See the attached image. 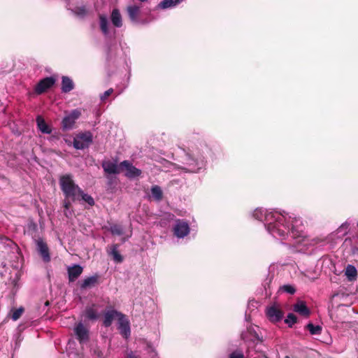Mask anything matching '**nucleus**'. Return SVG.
<instances>
[{
	"label": "nucleus",
	"instance_id": "f257e3e1",
	"mask_svg": "<svg viewBox=\"0 0 358 358\" xmlns=\"http://www.w3.org/2000/svg\"><path fill=\"white\" fill-rule=\"evenodd\" d=\"M252 216L264 223L267 231L275 238L281 241L289 234L292 238H296L303 236L304 227L301 218L277 211L256 208Z\"/></svg>",
	"mask_w": 358,
	"mask_h": 358
},
{
	"label": "nucleus",
	"instance_id": "f03ea898",
	"mask_svg": "<svg viewBox=\"0 0 358 358\" xmlns=\"http://www.w3.org/2000/svg\"><path fill=\"white\" fill-rule=\"evenodd\" d=\"M59 186L66 199L74 201L79 199V193L82 189L76 185L70 174H65L59 178Z\"/></svg>",
	"mask_w": 358,
	"mask_h": 358
},
{
	"label": "nucleus",
	"instance_id": "7ed1b4c3",
	"mask_svg": "<svg viewBox=\"0 0 358 358\" xmlns=\"http://www.w3.org/2000/svg\"><path fill=\"white\" fill-rule=\"evenodd\" d=\"M183 166L182 169L186 172L194 173L199 171L204 165V161L202 157L194 158L192 155L185 153L182 159Z\"/></svg>",
	"mask_w": 358,
	"mask_h": 358
},
{
	"label": "nucleus",
	"instance_id": "20e7f679",
	"mask_svg": "<svg viewBox=\"0 0 358 358\" xmlns=\"http://www.w3.org/2000/svg\"><path fill=\"white\" fill-rule=\"evenodd\" d=\"M82 110L80 108L65 112V115L62 120V129L63 131H68L74 128L76 122L80 118Z\"/></svg>",
	"mask_w": 358,
	"mask_h": 358
},
{
	"label": "nucleus",
	"instance_id": "39448f33",
	"mask_svg": "<svg viewBox=\"0 0 358 358\" xmlns=\"http://www.w3.org/2000/svg\"><path fill=\"white\" fill-rule=\"evenodd\" d=\"M93 135L90 131L80 132L73 138V147L77 150H83L92 142Z\"/></svg>",
	"mask_w": 358,
	"mask_h": 358
},
{
	"label": "nucleus",
	"instance_id": "423d86ee",
	"mask_svg": "<svg viewBox=\"0 0 358 358\" xmlns=\"http://www.w3.org/2000/svg\"><path fill=\"white\" fill-rule=\"evenodd\" d=\"M73 332L76 339L81 345L85 344L88 342L90 331L88 328L82 322H79L75 325Z\"/></svg>",
	"mask_w": 358,
	"mask_h": 358
},
{
	"label": "nucleus",
	"instance_id": "0eeeda50",
	"mask_svg": "<svg viewBox=\"0 0 358 358\" xmlns=\"http://www.w3.org/2000/svg\"><path fill=\"white\" fill-rule=\"evenodd\" d=\"M189 224L182 220H177L173 227V231L175 236L178 238H183L189 233Z\"/></svg>",
	"mask_w": 358,
	"mask_h": 358
},
{
	"label": "nucleus",
	"instance_id": "6e6552de",
	"mask_svg": "<svg viewBox=\"0 0 358 358\" xmlns=\"http://www.w3.org/2000/svg\"><path fill=\"white\" fill-rule=\"evenodd\" d=\"M118 323V329L121 334V335L125 338H127L131 334V329H130V324L129 321L127 318L126 315L124 314L121 315V317H119L117 320Z\"/></svg>",
	"mask_w": 358,
	"mask_h": 358
},
{
	"label": "nucleus",
	"instance_id": "1a4fd4ad",
	"mask_svg": "<svg viewBox=\"0 0 358 358\" xmlns=\"http://www.w3.org/2000/svg\"><path fill=\"white\" fill-rule=\"evenodd\" d=\"M55 83V80L52 77H47L41 80L36 85L35 92L37 94L44 93L47 90L50 89Z\"/></svg>",
	"mask_w": 358,
	"mask_h": 358
},
{
	"label": "nucleus",
	"instance_id": "9d476101",
	"mask_svg": "<svg viewBox=\"0 0 358 358\" xmlns=\"http://www.w3.org/2000/svg\"><path fill=\"white\" fill-rule=\"evenodd\" d=\"M266 316L272 322H277L282 320L283 313L276 306H272L266 309Z\"/></svg>",
	"mask_w": 358,
	"mask_h": 358
},
{
	"label": "nucleus",
	"instance_id": "9b49d317",
	"mask_svg": "<svg viewBox=\"0 0 358 358\" xmlns=\"http://www.w3.org/2000/svg\"><path fill=\"white\" fill-rule=\"evenodd\" d=\"M120 166L124 168L127 171L125 175L129 178H136L141 175V171L132 166L128 161H123L120 163Z\"/></svg>",
	"mask_w": 358,
	"mask_h": 358
},
{
	"label": "nucleus",
	"instance_id": "f8f14e48",
	"mask_svg": "<svg viewBox=\"0 0 358 358\" xmlns=\"http://www.w3.org/2000/svg\"><path fill=\"white\" fill-rule=\"evenodd\" d=\"M121 315H122V313L115 310H107L103 314V325L106 327H110L112 324L113 320L115 318L118 320L119 317H121Z\"/></svg>",
	"mask_w": 358,
	"mask_h": 358
},
{
	"label": "nucleus",
	"instance_id": "ddd939ff",
	"mask_svg": "<svg viewBox=\"0 0 358 358\" xmlns=\"http://www.w3.org/2000/svg\"><path fill=\"white\" fill-rule=\"evenodd\" d=\"M37 249L45 262L50 261V256L49 254V249L47 244L42 240L38 239L36 241Z\"/></svg>",
	"mask_w": 358,
	"mask_h": 358
},
{
	"label": "nucleus",
	"instance_id": "4468645a",
	"mask_svg": "<svg viewBox=\"0 0 358 358\" xmlns=\"http://www.w3.org/2000/svg\"><path fill=\"white\" fill-rule=\"evenodd\" d=\"M102 167L104 171L109 174L119 173L121 168V166H118L115 162L110 161L103 162Z\"/></svg>",
	"mask_w": 358,
	"mask_h": 358
},
{
	"label": "nucleus",
	"instance_id": "2eb2a0df",
	"mask_svg": "<svg viewBox=\"0 0 358 358\" xmlns=\"http://www.w3.org/2000/svg\"><path fill=\"white\" fill-rule=\"evenodd\" d=\"M294 311L301 315L308 317L310 315V310L302 301H297L294 306Z\"/></svg>",
	"mask_w": 358,
	"mask_h": 358
},
{
	"label": "nucleus",
	"instance_id": "dca6fc26",
	"mask_svg": "<svg viewBox=\"0 0 358 358\" xmlns=\"http://www.w3.org/2000/svg\"><path fill=\"white\" fill-rule=\"evenodd\" d=\"M83 268L80 265H74L68 268L69 279L71 282L76 280L82 273Z\"/></svg>",
	"mask_w": 358,
	"mask_h": 358
},
{
	"label": "nucleus",
	"instance_id": "f3484780",
	"mask_svg": "<svg viewBox=\"0 0 358 358\" xmlns=\"http://www.w3.org/2000/svg\"><path fill=\"white\" fill-rule=\"evenodd\" d=\"M36 123L37 127L38 129L43 133V134H50L52 132L51 128L46 124L44 119L38 115L36 117Z\"/></svg>",
	"mask_w": 358,
	"mask_h": 358
},
{
	"label": "nucleus",
	"instance_id": "a211bd4d",
	"mask_svg": "<svg viewBox=\"0 0 358 358\" xmlns=\"http://www.w3.org/2000/svg\"><path fill=\"white\" fill-rule=\"evenodd\" d=\"M74 88V84L73 80L67 77L63 76L62 80V91L64 93H67L71 91Z\"/></svg>",
	"mask_w": 358,
	"mask_h": 358
},
{
	"label": "nucleus",
	"instance_id": "6ab92c4d",
	"mask_svg": "<svg viewBox=\"0 0 358 358\" xmlns=\"http://www.w3.org/2000/svg\"><path fill=\"white\" fill-rule=\"evenodd\" d=\"M110 20L115 27H121L122 26V16L117 9L113 10L110 15Z\"/></svg>",
	"mask_w": 358,
	"mask_h": 358
},
{
	"label": "nucleus",
	"instance_id": "aec40b11",
	"mask_svg": "<svg viewBox=\"0 0 358 358\" xmlns=\"http://www.w3.org/2000/svg\"><path fill=\"white\" fill-rule=\"evenodd\" d=\"M127 12L130 20L134 22H136L140 13V7L136 5L129 6L127 7Z\"/></svg>",
	"mask_w": 358,
	"mask_h": 358
},
{
	"label": "nucleus",
	"instance_id": "412c9836",
	"mask_svg": "<svg viewBox=\"0 0 358 358\" xmlns=\"http://www.w3.org/2000/svg\"><path fill=\"white\" fill-rule=\"evenodd\" d=\"M345 275L349 281H354L357 276V268L352 265H348L345 268Z\"/></svg>",
	"mask_w": 358,
	"mask_h": 358
},
{
	"label": "nucleus",
	"instance_id": "4be33fe9",
	"mask_svg": "<svg viewBox=\"0 0 358 358\" xmlns=\"http://www.w3.org/2000/svg\"><path fill=\"white\" fill-rule=\"evenodd\" d=\"M151 195L154 200L159 201L162 199L163 192L161 187L158 185H153L150 189Z\"/></svg>",
	"mask_w": 358,
	"mask_h": 358
},
{
	"label": "nucleus",
	"instance_id": "5701e85b",
	"mask_svg": "<svg viewBox=\"0 0 358 358\" xmlns=\"http://www.w3.org/2000/svg\"><path fill=\"white\" fill-rule=\"evenodd\" d=\"M99 24L101 31L106 36H108L110 34V31L108 28V21L107 17L103 15H100Z\"/></svg>",
	"mask_w": 358,
	"mask_h": 358
},
{
	"label": "nucleus",
	"instance_id": "b1692460",
	"mask_svg": "<svg viewBox=\"0 0 358 358\" xmlns=\"http://www.w3.org/2000/svg\"><path fill=\"white\" fill-rule=\"evenodd\" d=\"M183 0H163L158 5V7L162 9L173 8L179 4Z\"/></svg>",
	"mask_w": 358,
	"mask_h": 358
},
{
	"label": "nucleus",
	"instance_id": "393cba45",
	"mask_svg": "<svg viewBox=\"0 0 358 358\" xmlns=\"http://www.w3.org/2000/svg\"><path fill=\"white\" fill-rule=\"evenodd\" d=\"M85 317L90 320H96L99 317V314L94 308V306L87 307L85 310Z\"/></svg>",
	"mask_w": 358,
	"mask_h": 358
},
{
	"label": "nucleus",
	"instance_id": "a878e982",
	"mask_svg": "<svg viewBox=\"0 0 358 358\" xmlns=\"http://www.w3.org/2000/svg\"><path fill=\"white\" fill-rule=\"evenodd\" d=\"M118 245L116 244L112 245L110 248L109 254L113 256V258L116 262H122V257L118 252Z\"/></svg>",
	"mask_w": 358,
	"mask_h": 358
},
{
	"label": "nucleus",
	"instance_id": "bb28decb",
	"mask_svg": "<svg viewBox=\"0 0 358 358\" xmlns=\"http://www.w3.org/2000/svg\"><path fill=\"white\" fill-rule=\"evenodd\" d=\"M97 279V276H91L85 278L81 284V288L86 289L94 286L96 283Z\"/></svg>",
	"mask_w": 358,
	"mask_h": 358
},
{
	"label": "nucleus",
	"instance_id": "cd10ccee",
	"mask_svg": "<svg viewBox=\"0 0 358 358\" xmlns=\"http://www.w3.org/2000/svg\"><path fill=\"white\" fill-rule=\"evenodd\" d=\"M306 329L310 331L311 335H320L322 332V327L320 325H314L309 323L306 325Z\"/></svg>",
	"mask_w": 358,
	"mask_h": 358
},
{
	"label": "nucleus",
	"instance_id": "c85d7f7f",
	"mask_svg": "<svg viewBox=\"0 0 358 358\" xmlns=\"http://www.w3.org/2000/svg\"><path fill=\"white\" fill-rule=\"evenodd\" d=\"M80 197H81L82 200L90 206H93L94 204V199L90 195L84 193L83 190L82 192L79 193V198Z\"/></svg>",
	"mask_w": 358,
	"mask_h": 358
},
{
	"label": "nucleus",
	"instance_id": "c756f323",
	"mask_svg": "<svg viewBox=\"0 0 358 358\" xmlns=\"http://www.w3.org/2000/svg\"><path fill=\"white\" fill-rule=\"evenodd\" d=\"M110 231L114 235L120 236L123 234V229L122 226L119 224H112L110 227Z\"/></svg>",
	"mask_w": 358,
	"mask_h": 358
},
{
	"label": "nucleus",
	"instance_id": "7c9ffc66",
	"mask_svg": "<svg viewBox=\"0 0 358 358\" xmlns=\"http://www.w3.org/2000/svg\"><path fill=\"white\" fill-rule=\"evenodd\" d=\"M285 322L287 324L289 327H292L296 322V317L293 313H289L285 320Z\"/></svg>",
	"mask_w": 358,
	"mask_h": 358
},
{
	"label": "nucleus",
	"instance_id": "2f4dec72",
	"mask_svg": "<svg viewBox=\"0 0 358 358\" xmlns=\"http://www.w3.org/2000/svg\"><path fill=\"white\" fill-rule=\"evenodd\" d=\"M335 326L338 329H348L352 327V323L348 322L334 321Z\"/></svg>",
	"mask_w": 358,
	"mask_h": 358
},
{
	"label": "nucleus",
	"instance_id": "473e14b6",
	"mask_svg": "<svg viewBox=\"0 0 358 358\" xmlns=\"http://www.w3.org/2000/svg\"><path fill=\"white\" fill-rule=\"evenodd\" d=\"M280 289L286 293L293 294L296 292V289L291 285H285L280 287Z\"/></svg>",
	"mask_w": 358,
	"mask_h": 358
},
{
	"label": "nucleus",
	"instance_id": "72a5a7b5",
	"mask_svg": "<svg viewBox=\"0 0 358 358\" xmlns=\"http://www.w3.org/2000/svg\"><path fill=\"white\" fill-rule=\"evenodd\" d=\"M73 13L78 17H83L86 14V9L84 6L76 8L72 10Z\"/></svg>",
	"mask_w": 358,
	"mask_h": 358
},
{
	"label": "nucleus",
	"instance_id": "f704fd0d",
	"mask_svg": "<svg viewBox=\"0 0 358 358\" xmlns=\"http://www.w3.org/2000/svg\"><path fill=\"white\" fill-rule=\"evenodd\" d=\"M23 312H24V309L22 307L15 310L13 312L12 317H11L13 320H14V321L17 320L20 317V316L22 315Z\"/></svg>",
	"mask_w": 358,
	"mask_h": 358
},
{
	"label": "nucleus",
	"instance_id": "c9c22d12",
	"mask_svg": "<svg viewBox=\"0 0 358 358\" xmlns=\"http://www.w3.org/2000/svg\"><path fill=\"white\" fill-rule=\"evenodd\" d=\"M113 92V90L112 88H110L108 90H106L103 94H101L100 99L101 100V101H106L108 97L110 96Z\"/></svg>",
	"mask_w": 358,
	"mask_h": 358
},
{
	"label": "nucleus",
	"instance_id": "e433bc0d",
	"mask_svg": "<svg viewBox=\"0 0 358 358\" xmlns=\"http://www.w3.org/2000/svg\"><path fill=\"white\" fill-rule=\"evenodd\" d=\"M229 358H244V355L241 351L236 350L229 355Z\"/></svg>",
	"mask_w": 358,
	"mask_h": 358
},
{
	"label": "nucleus",
	"instance_id": "4c0bfd02",
	"mask_svg": "<svg viewBox=\"0 0 358 358\" xmlns=\"http://www.w3.org/2000/svg\"><path fill=\"white\" fill-rule=\"evenodd\" d=\"M94 353H96L99 357L102 358L103 353L100 350L94 351Z\"/></svg>",
	"mask_w": 358,
	"mask_h": 358
},
{
	"label": "nucleus",
	"instance_id": "58836bf2",
	"mask_svg": "<svg viewBox=\"0 0 358 358\" xmlns=\"http://www.w3.org/2000/svg\"><path fill=\"white\" fill-rule=\"evenodd\" d=\"M70 205H71V203H70V202H69V201H68V202H65V203H64V207H65V208H66V209H69V207H70Z\"/></svg>",
	"mask_w": 358,
	"mask_h": 358
},
{
	"label": "nucleus",
	"instance_id": "ea45409f",
	"mask_svg": "<svg viewBox=\"0 0 358 358\" xmlns=\"http://www.w3.org/2000/svg\"><path fill=\"white\" fill-rule=\"evenodd\" d=\"M248 331H250V332H251V334H252L253 331L255 332V330H254L253 327H250V328L248 329Z\"/></svg>",
	"mask_w": 358,
	"mask_h": 358
},
{
	"label": "nucleus",
	"instance_id": "a19ab883",
	"mask_svg": "<svg viewBox=\"0 0 358 358\" xmlns=\"http://www.w3.org/2000/svg\"><path fill=\"white\" fill-rule=\"evenodd\" d=\"M65 141H66L68 144H69V145L71 144V141H67V140H65Z\"/></svg>",
	"mask_w": 358,
	"mask_h": 358
},
{
	"label": "nucleus",
	"instance_id": "79ce46f5",
	"mask_svg": "<svg viewBox=\"0 0 358 358\" xmlns=\"http://www.w3.org/2000/svg\"><path fill=\"white\" fill-rule=\"evenodd\" d=\"M129 358H136L135 357L132 356V355H129Z\"/></svg>",
	"mask_w": 358,
	"mask_h": 358
},
{
	"label": "nucleus",
	"instance_id": "37998d69",
	"mask_svg": "<svg viewBox=\"0 0 358 358\" xmlns=\"http://www.w3.org/2000/svg\"><path fill=\"white\" fill-rule=\"evenodd\" d=\"M142 2L146 1L147 0H140Z\"/></svg>",
	"mask_w": 358,
	"mask_h": 358
},
{
	"label": "nucleus",
	"instance_id": "c03bdc74",
	"mask_svg": "<svg viewBox=\"0 0 358 358\" xmlns=\"http://www.w3.org/2000/svg\"><path fill=\"white\" fill-rule=\"evenodd\" d=\"M285 358H290V357H288V356H286V357H285Z\"/></svg>",
	"mask_w": 358,
	"mask_h": 358
},
{
	"label": "nucleus",
	"instance_id": "a18cd8bd",
	"mask_svg": "<svg viewBox=\"0 0 358 358\" xmlns=\"http://www.w3.org/2000/svg\"><path fill=\"white\" fill-rule=\"evenodd\" d=\"M78 358H80V357H78Z\"/></svg>",
	"mask_w": 358,
	"mask_h": 358
}]
</instances>
